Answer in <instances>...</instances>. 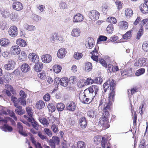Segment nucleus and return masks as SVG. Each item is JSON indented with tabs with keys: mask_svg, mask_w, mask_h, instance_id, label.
<instances>
[{
	"mask_svg": "<svg viewBox=\"0 0 148 148\" xmlns=\"http://www.w3.org/2000/svg\"><path fill=\"white\" fill-rule=\"evenodd\" d=\"M6 23L5 21H3L0 24V28L2 30H4L5 28H6Z\"/></svg>",
	"mask_w": 148,
	"mask_h": 148,
	"instance_id": "63",
	"label": "nucleus"
},
{
	"mask_svg": "<svg viewBox=\"0 0 148 148\" xmlns=\"http://www.w3.org/2000/svg\"><path fill=\"white\" fill-rule=\"evenodd\" d=\"M97 112L94 110H90L87 112V115L89 117L93 118L96 116Z\"/></svg>",
	"mask_w": 148,
	"mask_h": 148,
	"instance_id": "41",
	"label": "nucleus"
},
{
	"mask_svg": "<svg viewBox=\"0 0 148 148\" xmlns=\"http://www.w3.org/2000/svg\"><path fill=\"white\" fill-rule=\"evenodd\" d=\"M102 116L101 117L99 120L98 123L99 125L102 127V128L106 129L109 127L110 125L109 124L108 117L109 114L106 115L103 114Z\"/></svg>",
	"mask_w": 148,
	"mask_h": 148,
	"instance_id": "4",
	"label": "nucleus"
},
{
	"mask_svg": "<svg viewBox=\"0 0 148 148\" xmlns=\"http://www.w3.org/2000/svg\"><path fill=\"white\" fill-rule=\"evenodd\" d=\"M79 124L81 127L83 129L86 127L87 125L86 120L85 117H82L80 119Z\"/></svg>",
	"mask_w": 148,
	"mask_h": 148,
	"instance_id": "25",
	"label": "nucleus"
},
{
	"mask_svg": "<svg viewBox=\"0 0 148 148\" xmlns=\"http://www.w3.org/2000/svg\"><path fill=\"white\" fill-rule=\"evenodd\" d=\"M53 69L54 72L58 73L61 71L62 69V67L60 65L56 64L53 66Z\"/></svg>",
	"mask_w": 148,
	"mask_h": 148,
	"instance_id": "37",
	"label": "nucleus"
},
{
	"mask_svg": "<svg viewBox=\"0 0 148 148\" xmlns=\"http://www.w3.org/2000/svg\"><path fill=\"white\" fill-rule=\"evenodd\" d=\"M143 28L141 27L137 33L136 36V38L137 39H139L140 38L142 35L143 34Z\"/></svg>",
	"mask_w": 148,
	"mask_h": 148,
	"instance_id": "51",
	"label": "nucleus"
},
{
	"mask_svg": "<svg viewBox=\"0 0 148 148\" xmlns=\"http://www.w3.org/2000/svg\"><path fill=\"white\" fill-rule=\"evenodd\" d=\"M145 70L144 68L140 69H139L137 71L136 73V75L137 76H139L144 73Z\"/></svg>",
	"mask_w": 148,
	"mask_h": 148,
	"instance_id": "50",
	"label": "nucleus"
},
{
	"mask_svg": "<svg viewBox=\"0 0 148 148\" xmlns=\"http://www.w3.org/2000/svg\"><path fill=\"white\" fill-rule=\"evenodd\" d=\"M90 92L94 93V94L95 95L97 93V92L99 90L98 87L96 85H92L90 86L89 88Z\"/></svg>",
	"mask_w": 148,
	"mask_h": 148,
	"instance_id": "24",
	"label": "nucleus"
},
{
	"mask_svg": "<svg viewBox=\"0 0 148 148\" xmlns=\"http://www.w3.org/2000/svg\"><path fill=\"white\" fill-rule=\"evenodd\" d=\"M110 105L108 103H106V99L104 98L101 99L100 101L99 107L103 108V114L107 115L109 114V112L110 110Z\"/></svg>",
	"mask_w": 148,
	"mask_h": 148,
	"instance_id": "3",
	"label": "nucleus"
},
{
	"mask_svg": "<svg viewBox=\"0 0 148 148\" xmlns=\"http://www.w3.org/2000/svg\"><path fill=\"white\" fill-rule=\"evenodd\" d=\"M27 121L31 123L33 127L36 130H38V125L37 122L35 121L34 119L31 118H28Z\"/></svg>",
	"mask_w": 148,
	"mask_h": 148,
	"instance_id": "23",
	"label": "nucleus"
},
{
	"mask_svg": "<svg viewBox=\"0 0 148 148\" xmlns=\"http://www.w3.org/2000/svg\"><path fill=\"white\" fill-rule=\"evenodd\" d=\"M101 147L105 148H110V144L109 143H108L107 140H106L104 137H103L102 138L101 141Z\"/></svg>",
	"mask_w": 148,
	"mask_h": 148,
	"instance_id": "27",
	"label": "nucleus"
},
{
	"mask_svg": "<svg viewBox=\"0 0 148 148\" xmlns=\"http://www.w3.org/2000/svg\"><path fill=\"white\" fill-rule=\"evenodd\" d=\"M38 77L41 79H44L46 78V73L45 72L42 71L38 74Z\"/></svg>",
	"mask_w": 148,
	"mask_h": 148,
	"instance_id": "57",
	"label": "nucleus"
},
{
	"mask_svg": "<svg viewBox=\"0 0 148 148\" xmlns=\"http://www.w3.org/2000/svg\"><path fill=\"white\" fill-rule=\"evenodd\" d=\"M146 64V59L141 58H139L135 62L134 65L136 67H141L145 66Z\"/></svg>",
	"mask_w": 148,
	"mask_h": 148,
	"instance_id": "6",
	"label": "nucleus"
},
{
	"mask_svg": "<svg viewBox=\"0 0 148 148\" xmlns=\"http://www.w3.org/2000/svg\"><path fill=\"white\" fill-rule=\"evenodd\" d=\"M35 63V64L34 67V70L38 72L41 70L43 67V64L40 62L39 61Z\"/></svg>",
	"mask_w": 148,
	"mask_h": 148,
	"instance_id": "18",
	"label": "nucleus"
},
{
	"mask_svg": "<svg viewBox=\"0 0 148 148\" xmlns=\"http://www.w3.org/2000/svg\"><path fill=\"white\" fill-rule=\"evenodd\" d=\"M67 109L71 111H74L75 109L76 105L73 101H71L68 103L66 105Z\"/></svg>",
	"mask_w": 148,
	"mask_h": 148,
	"instance_id": "16",
	"label": "nucleus"
},
{
	"mask_svg": "<svg viewBox=\"0 0 148 148\" xmlns=\"http://www.w3.org/2000/svg\"><path fill=\"white\" fill-rule=\"evenodd\" d=\"M92 66L91 63L88 62L85 63V70L86 71L89 72L91 70Z\"/></svg>",
	"mask_w": 148,
	"mask_h": 148,
	"instance_id": "39",
	"label": "nucleus"
},
{
	"mask_svg": "<svg viewBox=\"0 0 148 148\" xmlns=\"http://www.w3.org/2000/svg\"><path fill=\"white\" fill-rule=\"evenodd\" d=\"M45 133L49 137H51L52 136L51 131L48 128H45L44 129Z\"/></svg>",
	"mask_w": 148,
	"mask_h": 148,
	"instance_id": "61",
	"label": "nucleus"
},
{
	"mask_svg": "<svg viewBox=\"0 0 148 148\" xmlns=\"http://www.w3.org/2000/svg\"><path fill=\"white\" fill-rule=\"evenodd\" d=\"M5 90H8L9 91H10L12 93H13V88L12 86L9 84H7L5 85Z\"/></svg>",
	"mask_w": 148,
	"mask_h": 148,
	"instance_id": "59",
	"label": "nucleus"
},
{
	"mask_svg": "<svg viewBox=\"0 0 148 148\" xmlns=\"http://www.w3.org/2000/svg\"><path fill=\"white\" fill-rule=\"evenodd\" d=\"M108 4L106 3H104L102 6V10L103 11V13L104 14H106V13L108 10Z\"/></svg>",
	"mask_w": 148,
	"mask_h": 148,
	"instance_id": "54",
	"label": "nucleus"
},
{
	"mask_svg": "<svg viewBox=\"0 0 148 148\" xmlns=\"http://www.w3.org/2000/svg\"><path fill=\"white\" fill-rule=\"evenodd\" d=\"M15 107L17 108L15 110L16 113L19 115H21L25 113V111L22 109L21 106H19L18 105L15 104Z\"/></svg>",
	"mask_w": 148,
	"mask_h": 148,
	"instance_id": "19",
	"label": "nucleus"
},
{
	"mask_svg": "<svg viewBox=\"0 0 148 148\" xmlns=\"http://www.w3.org/2000/svg\"><path fill=\"white\" fill-rule=\"evenodd\" d=\"M10 51L11 54L16 56L20 54L21 50L19 46L14 45L11 47Z\"/></svg>",
	"mask_w": 148,
	"mask_h": 148,
	"instance_id": "5",
	"label": "nucleus"
},
{
	"mask_svg": "<svg viewBox=\"0 0 148 148\" xmlns=\"http://www.w3.org/2000/svg\"><path fill=\"white\" fill-rule=\"evenodd\" d=\"M142 49L145 51H148V42H145L143 43Z\"/></svg>",
	"mask_w": 148,
	"mask_h": 148,
	"instance_id": "55",
	"label": "nucleus"
},
{
	"mask_svg": "<svg viewBox=\"0 0 148 148\" xmlns=\"http://www.w3.org/2000/svg\"><path fill=\"white\" fill-rule=\"evenodd\" d=\"M82 54L80 53H75L73 55L74 58L77 60L80 59L82 58Z\"/></svg>",
	"mask_w": 148,
	"mask_h": 148,
	"instance_id": "47",
	"label": "nucleus"
},
{
	"mask_svg": "<svg viewBox=\"0 0 148 148\" xmlns=\"http://www.w3.org/2000/svg\"><path fill=\"white\" fill-rule=\"evenodd\" d=\"M17 45L24 47L26 46L27 43L25 40L23 39L19 38L17 39L16 41Z\"/></svg>",
	"mask_w": 148,
	"mask_h": 148,
	"instance_id": "21",
	"label": "nucleus"
},
{
	"mask_svg": "<svg viewBox=\"0 0 148 148\" xmlns=\"http://www.w3.org/2000/svg\"><path fill=\"white\" fill-rule=\"evenodd\" d=\"M119 26L121 29H125L128 28V23L126 21H123L119 23Z\"/></svg>",
	"mask_w": 148,
	"mask_h": 148,
	"instance_id": "33",
	"label": "nucleus"
},
{
	"mask_svg": "<svg viewBox=\"0 0 148 148\" xmlns=\"http://www.w3.org/2000/svg\"><path fill=\"white\" fill-rule=\"evenodd\" d=\"M115 85L114 80L113 79L112 80L109 79L103 85L105 92H106L107 90L110 87V93L109 95L108 103H110V106L114 100Z\"/></svg>",
	"mask_w": 148,
	"mask_h": 148,
	"instance_id": "1",
	"label": "nucleus"
},
{
	"mask_svg": "<svg viewBox=\"0 0 148 148\" xmlns=\"http://www.w3.org/2000/svg\"><path fill=\"white\" fill-rule=\"evenodd\" d=\"M45 106V102L42 100L37 101L36 105V106L37 108L39 109H41L44 108Z\"/></svg>",
	"mask_w": 148,
	"mask_h": 148,
	"instance_id": "30",
	"label": "nucleus"
},
{
	"mask_svg": "<svg viewBox=\"0 0 148 148\" xmlns=\"http://www.w3.org/2000/svg\"><path fill=\"white\" fill-rule=\"evenodd\" d=\"M106 30L109 34H112L114 31L113 26L112 24H109L107 26Z\"/></svg>",
	"mask_w": 148,
	"mask_h": 148,
	"instance_id": "43",
	"label": "nucleus"
},
{
	"mask_svg": "<svg viewBox=\"0 0 148 148\" xmlns=\"http://www.w3.org/2000/svg\"><path fill=\"white\" fill-rule=\"evenodd\" d=\"M15 64V63L14 60H10L8 61V63L4 65V68L5 70H9L13 69Z\"/></svg>",
	"mask_w": 148,
	"mask_h": 148,
	"instance_id": "12",
	"label": "nucleus"
},
{
	"mask_svg": "<svg viewBox=\"0 0 148 148\" xmlns=\"http://www.w3.org/2000/svg\"><path fill=\"white\" fill-rule=\"evenodd\" d=\"M27 55L24 51H22L19 55L18 59L21 61H23L27 58Z\"/></svg>",
	"mask_w": 148,
	"mask_h": 148,
	"instance_id": "32",
	"label": "nucleus"
},
{
	"mask_svg": "<svg viewBox=\"0 0 148 148\" xmlns=\"http://www.w3.org/2000/svg\"><path fill=\"white\" fill-rule=\"evenodd\" d=\"M8 33L11 36L14 37L18 34V29L15 26H11L9 29Z\"/></svg>",
	"mask_w": 148,
	"mask_h": 148,
	"instance_id": "7",
	"label": "nucleus"
},
{
	"mask_svg": "<svg viewBox=\"0 0 148 148\" xmlns=\"http://www.w3.org/2000/svg\"><path fill=\"white\" fill-rule=\"evenodd\" d=\"M101 140V137L99 136H95L94 138V142L95 144L100 143Z\"/></svg>",
	"mask_w": 148,
	"mask_h": 148,
	"instance_id": "56",
	"label": "nucleus"
},
{
	"mask_svg": "<svg viewBox=\"0 0 148 148\" xmlns=\"http://www.w3.org/2000/svg\"><path fill=\"white\" fill-rule=\"evenodd\" d=\"M107 39V38L103 36H100L97 40V43H98L100 41H106Z\"/></svg>",
	"mask_w": 148,
	"mask_h": 148,
	"instance_id": "60",
	"label": "nucleus"
},
{
	"mask_svg": "<svg viewBox=\"0 0 148 148\" xmlns=\"http://www.w3.org/2000/svg\"><path fill=\"white\" fill-rule=\"evenodd\" d=\"M38 135L40 138L42 140H43L44 141H45L47 142H48L49 141V139L47 137L42 134L41 133H38Z\"/></svg>",
	"mask_w": 148,
	"mask_h": 148,
	"instance_id": "49",
	"label": "nucleus"
},
{
	"mask_svg": "<svg viewBox=\"0 0 148 148\" xmlns=\"http://www.w3.org/2000/svg\"><path fill=\"white\" fill-rule=\"evenodd\" d=\"M94 40L92 38L89 37L87 39L85 46L87 48L91 49L94 46Z\"/></svg>",
	"mask_w": 148,
	"mask_h": 148,
	"instance_id": "10",
	"label": "nucleus"
},
{
	"mask_svg": "<svg viewBox=\"0 0 148 148\" xmlns=\"http://www.w3.org/2000/svg\"><path fill=\"white\" fill-rule=\"evenodd\" d=\"M141 11L144 14L148 13V5L147 4L142 3L140 6Z\"/></svg>",
	"mask_w": 148,
	"mask_h": 148,
	"instance_id": "22",
	"label": "nucleus"
},
{
	"mask_svg": "<svg viewBox=\"0 0 148 148\" xmlns=\"http://www.w3.org/2000/svg\"><path fill=\"white\" fill-rule=\"evenodd\" d=\"M107 21L112 24H116L117 22L116 18L114 17H109L108 18Z\"/></svg>",
	"mask_w": 148,
	"mask_h": 148,
	"instance_id": "40",
	"label": "nucleus"
},
{
	"mask_svg": "<svg viewBox=\"0 0 148 148\" xmlns=\"http://www.w3.org/2000/svg\"><path fill=\"white\" fill-rule=\"evenodd\" d=\"M21 69L23 72L26 73L29 71V66L27 64L24 63L21 65Z\"/></svg>",
	"mask_w": 148,
	"mask_h": 148,
	"instance_id": "31",
	"label": "nucleus"
},
{
	"mask_svg": "<svg viewBox=\"0 0 148 148\" xmlns=\"http://www.w3.org/2000/svg\"><path fill=\"white\" fill-rule=\"evenodd\" d=\"M11 13L8 10H1V14L3 17L7 18L9 17Z\"/></svg>",
	"mask_w": 148,
	"mask_h": 148,
	"instance_id": "35",
	"label": "nucleus"
},
{
	"mask_svg": "<svg viewBox=\"0 0 148 148\" xmlns=\"http://www.w3.org/2000/svg\"><path fill=\"white\" fill-rule=\"evenodd\" d=\"M108 71H109L110 73L112 72H114L115 71H117L119 70V69L117 66L114 67L112 65L109 64L108 67Z\"/></svg>",
	"mask_w": 148,
	"mask_h": 148,
	"instance_id": "29",
	"label": "nucleus"
},
{
	"mask_svg": "<svg viewBox=\"0 0 148 148\" xmlns=\"http://www.w3.org/2000/svg\"><path fill=\"white\" fill-rule=\"evenodd\" d=\"M52 139L53 140L55 143L58 144L60 142V138L57 136H53L52 137Z\"/></svg>",
	"mask_w": 148,
	"mask_h": 148,
	"instance_id": "64",
	"label": "nucleus"
},
{
	"mask_svg": "<svg viewBox=\"0 0 148 148\" xmlns=\"http://www.w3.org/2000/svg\"><path fill=\"white\" fill-rule=\"evenodd\" d=\"M64 105L62 103H58L57 105V110L59 111H61L63 110L64 108Z\"/></svg>",
	"mask_w": 148,
	"mask_h": 148,
	"instance_id": "44",
	"label": "nucleus"
},
{
	"mask_svg": "<svg viewBox=\"0 0 148 148\" xmlns=\"http://www.w3.org/2000/svg\"><path fill=\"white\" fill-rule=\"evenodd\" d=\"M80 30L78 28H75L73 29L71 33V35L74 37H77L80 34Z\"/></svg>",
	"mask_w": 148,
	"mask_h": 148,
	"instance_id": "17",
	"label": "nucleus"
},
{
	"mask_svg": "<svg viewBox=\"0 0 148 148\" xmlns=\"http://www.w3.org/2000/svg\"><path fill=\"white\" fill-rule=\"evenodd\" d=\"M28 58L30 60L34 63L38 62L39 61L38 56L34 53H30L29 55Z\"/></svg>",
	"mask_w": 148,
	"mask_h": 148,
	"instance_id": "9",
	"label": "nucleus"
},
{
	"mask_svg": "<svg viewBox=\"0 0 148 148\" xmlns=\"http://www.w3.org/2000/svg\"><path fill=\"white\" fill-rule=\"evenodd\" d=\"M86 145L85 143L82 141H79L77 144V148H84L85 147Z\"/></svg>",
	"mask_w": 148,
	"mask_h": 148,
	"instance_id": "48",
	"label": "nucleus"
},
{
	"mask_svg": "<svg viewBox=\"0 0 148 148\" xmlns=\"http://www.w3.org/2000/svg\"><path fill=\"white\" fill-rule=\"evenodd\" d=\"M24 28L30 31H32L36 29L35 26L33 25H29L27 24H25L24 25Z\"/></svg>",
	"mask_w": 148,
	"mask_h": 148,
	"instance_id": "36",
	"label": "nucleus"
},
{
	"mask_svg": "<svg viewBox=\"0 0 148 148\" xmlns=\"http://www.w3.org/2000/svg\"><path fill=\"white\" fill-rule=\"evenodd\" d=\"M26 110L28 115L30 117L32 118L33 112L32 109L29 107H27L26 108Z\"/></svg>",
	"mask_w": 148,
	"mask_h": 148,
	"instance_id": "52",
	"label": "nucleus"
},
{
	"mask_svg": "<svg viewBox=\"0 0 148 148\" xmlns=\"http://www.w3.org/2000/svg\"><path fill=\"white\" fill-rule=\"evenodd\" d=\"M1 130L5 132L7 131L9 132H11L12 130V127L8 125L5 124L3 126L1 127Z\"/></svg>",
	"mask_w": 148,
	"mask_h": 148,
	"instance_id": "28",
	"label": "nucleus"
},
{
	"mask_svg": "<svg viewBox=\"0 0 148 148\" xmlns=\"http://www.w3.org/2000/svg\"><path fill=\"white\" fill-rule=\"evenodd\" d=\"M89 15L91 19L95 21L97 20L99 18V13L96 10H92L90 12Z\"/></svg>",
	"mask_w": 148,
	"mask_h": 148,
	"instance_id": "8",
	"label": "nucleus"
},
{
	"mask_svg": "<svg viewBox=\"0 0 148 148\" xmlns=\"http://www.w3.org/2000/svg\"><path fill=\"white\" fill-rule=\"evenodd\" d=\"M12 7L13 8L17 11L22 10L23 8L22 4L19 2H16L13 4Z\"/></svg>",
	"mask_w": 148,
	"mask_h": 148,
	"instance_id": "15",
	"label": "nucleus"
},
{
	"mask_svg": "<svg viewBox=\"0 0 148 148\" xmlns=\"http://www.w3.org/2000/svg\"><path fill=\"white\" fill-rule=\"evenodd\" d=\"M48 108L49 112H54L56 109L55 106L51 103H49L48 106Z\"/></svg>",
	"mask_w": 148,
	"mask_h": 148,
	"instance_id": "46",
	"label": "nucleus"
},
{
	"mask_svg": "<svg viewBox=\"0 0 148 148\" xmlns=\"http://www.w3.org/2000/svg\"><path fill=\"white\" fill-rule=\"evenodd\" d=\"M51 130L55 133H57L58 132V129L57 126L55 124H53L51 127Z\"/></svg>",
	"mask_w": 148,
	"mask_h": 148,
	"instance_id": "58",
	"label": "nucleus"
},
{
	"mask_svg": "<svg viewBox=\"0 0 148 148\" xmlns=\"http://www.w3.org/2000/svg\"><path fill=\"white\" fill-rule=\"evenodd\" d=\"M66 53V50L65 48H61L58 51L57 56L59 58L62 59L65 57Z\"/></svg>",
	"mask_w": 148,
	"mask_h": 148,
	"instance_id": "13",
	"label": "nucleus"
},
{
	"mask_svg": "<svg viewBox=\"0 0 148 148\" xmlns=\"http://www.w3.org/2000/svg\"><path fill=\"white\" fill-rule=\"evenodd\" d=\"M10 41L8 39L2 38L0 40V44L2 46H6L9 45Z\"/></svg>",
	"mask_w": 148,
	"mask_h": 148,
	"instance_id": "34",
	"label": "nucleus"
},
{
	"mask_svg": "<svg viewBox=\"0 0 148 148\" xmlns=\"http://www.w3.org/2000/svg\"><path fill=\"white\" fill-rule=\"evenodd\" d=\"M98 61H99V62L104 67L106 68L107 67V64L103 59L102 58H99Z\"/></svg>",
	"mask_w": 148,
	"mask_h": 148,
	"instance_id": "62",
	"label": "nucleus"
},
{
	"mask_svg": "<svg viewBox=\"0 0 148 148\" xmlns=\"http://www.w3.org/2000/svg\"><path fill=\"white\" fill-rule=\"evenodd\" d=\"M132 31H129L127 32L124 35H123V37L125 39L130 38L132 36Z\"/></svg>",
	"mask_w": 148,
	"mask_h": 148,
	"instance_id": "42",
	"label": "nucleus"
},
{
	"mask_svg": "<svg viewBox=\"0 0 148 148\" xmlns=\"http://www.w3.org/2000/svg\"><path fill=\"white\" fill-rule=\"evenodd\" d=\"M41 60L43 62L45 63H48L52 61V57L49 54L43 55L41 56Z\"/></svg>",
	"mask_w": 148,
	"mask_h": 148,
	"instance_id": "11",
	"label": "nucleus"
},
{
	"mask_svg": "<svg viewBox=\"0 0 148 148\" xmlns=\"http://www.w3.org/2000/svg\"><path fill=\"white\" fill-rule=\"evenodd\" d=\"M69 80L66 77L61 78L60 79V84L62 86H66L68 84Z\"/></svg>",
	"mask_w": 148,
	"mask_h": 148,
	"instance_id": "26",
	"label": "nucleus"
},
{
	"mask_svg": "<svg viewBox=\"0 0 148 148\" xmlns=\"http://www.w3.org/2000/svg\"><path fill=\"white\" fill-rule=\"evenodd\" d=\"M91 54L92 56H91V58L92 59L96 62H98V51L96 49V48L94 49V50L92 51L91 52Z\"/></svg>",
	"mask_w": 148,
	"mask_h": 148,
	"instance_id": "20",
	"label": "nucleus"
},
{
	"mask_svg": "<svg viewBox=\"0 0 148 148\" xmlns=\"http://www.w3.org/2000/svg\"><path fill=\"white\" fill-rule=\"evenodd\" d=\"M39 120L41 123L43 125L45 126L46 127H48L49 124L47 120L46 119L44 118H40Z\"/></svg>",
	"mask_w": 148,
	"mask_h": 148,
	"instance_id": "38",
	"label": "nucleus"
},
{
	"mask_svg": "<svg viewBox=\"0 0 148 148\" xmlns=\"http://www.w3.org/2000/svg\"><path fill=\"white\" fill-rule=\"evenodd\" d=\"M25 98L20 97L18 99V102L23 106L26 105V101Z\"/></svg>",
	"mask_w": 148,
	"mask_h": 148,
	"instance_id": "53",
	"label": "nucleus"
},
{
	"mask_svg": "<svg viewBox=\"0 0 148 148\" xmlns=\"http://www.w3.org/2000/svg\"><path fill=\"white\" fill-rule=\"evenodd\" d=\"M95 96L94 93L90 92L88 88L85 89L84 92L81 91L79 94V98L82 102L88 104L91 101Z\"/></svg>",
	"mask_w": 148,
	"mask_h": 148,
	"instance_id": "2",
	"label": "nucleus"
},
{
	"mask_svg": "<svg viewBox=\"0 0 148 148\" xmlns=\"http://www.w3.org/2000/svg\"><path fill=\"white\" fill-rule=\"evenodd\" d=\"M83 17L80 13H77L73 18V21L74 23H79L82 21L83 20Z\"/></svg>",
	"mask_w": 148,
	"mask_h": 148,
	"instance_id": "14",
	"label": "nucleus"
},
{
	"mask_svg": "<svg viewBox=\"0 0 148 148\" xmlns=\"http://www.w3.org/2000/svg\"><path fill=\"white\" fill-rule=\"evenodd\" d=\"M132 10L130 9H127L125 10V15L128 18L130 17L133 14Z\"/></svg>",
	"mask_w": 148,
	"mask_h": 148,
	"instance_id": "45",
	"label": "nucleus"
}]
</instances>
